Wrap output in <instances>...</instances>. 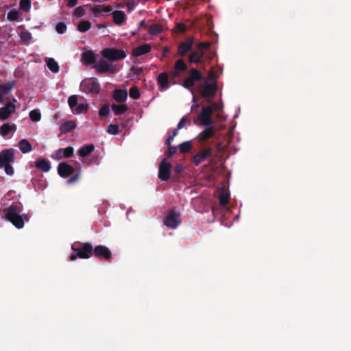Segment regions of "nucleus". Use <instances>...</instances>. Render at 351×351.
Segmentation results:
<instances>
[{
	"mask_svg": "<svg viewBox=\"0 0 351 351\" xmlns=\"http://www.w3.org/2000/svg\"><path fill=\"white\" fill-rule=\"evenodd\" d=\"M23 206L12 204L4 210L5 219L12 223L16 228H23L25 221H27L29 217L27 214H21Z\"/></svg>",
	"mask_w": 351,
	"mask_h": 351,
	"instance_id": "f257e3e1",
	"label": "nucleus"
},
{
	"mask_svg": "<svg viewBox=\"0 0 351 351\" xmlns=\"http://www.w3.org/2000/svg\"><path fill=\"white\" fill-rule=\"evenodd\" d=\"M217 86L216 83H209L207 80L200 83L197 86V91L201 97L205 98L208 102H210L212 99L216 95Z\"/></svg>",
	"mask_w": 351,
	"mask_h": 351,
	"instance_id": "f03ea898",
	"label": "nucleus"
},
{
	"mask_svg": "<svg viewBox=\"0 0 351 351\" xmlns=\"http://www.w3.org/2000/svg\"><path fill=\"white\" fill-rule=\"evenodd\" d=\"M80 88L81 91L87 94L97 95L100 91V84L95 77L83 80Z\"/></svg>",
	"mask_w": 351,
	"mask_h": 351,
	"instance_id": "7ed1b4c3",
	"label": "nucleus"
},
{
	"mask_svg": "<svg viewBox=\"0 0 351 351\" xmlns=\"http://www.w3.org/2000/svg\"><path fill=\"white\" fill-rule=\"evenodd\" d=\"M214 112V109L212 106H204L202 108L201 112L194 119V123L197 124V121H199L204 126H211L213 125L212 120V116Z\"/></svg>",
	"mask_w": 351,
	"mask_h": 351,
	"instance_id": "20e7f679",
	"label": "nucleus"
},
{
	"mask_svg": "<svg viewBox=\"0 0 351 351\" xmlns=\"http://www.w3.org/2000/svg\"><path fill=\"white\" fill-rule=\"evenodd\" d=\"M213 148L211 147H199V150L192 156L191 162L198 166L213 157Z\"/></svg>",
	"mask_w": 351,
	"mask_h": 351,
	"instance_id": "39448f33",
	"label": "nucleus"
},
{
	"mask_svg": "<svg viewBox=\"0 0 351 351\" xmlns=\"http://www.w3.org/2000/svg\"><path fill=\"white\" fill-rule=\"evenodd\" d=\"M204 76L198 70L195 69H191L189 71V76L184 80L182 86L189 90L191 93L193 92V86L196 82H200L203 80Z\"/></svg>",
	"mask_w": 351,
	"mask_h": 351,
	"instance_id": "423d86ee",
	"label": "nucleus"
},
{
	"mask_svg": "<svg viewBox=\"0 0 351 351\" xmlns=\"http://www.w3.org/2000/svg\"><path fill=\"white\" fill-rule=\"evenodd\" d=\"M163 223L169 228H176L181 223L180 213L176 211L175 208L169 210L164 218Z\"/></svg>",
	"mask_w": 351,
	"mask_h": 351,
	"instance_id": "0eeeda50",
	"label": "nucleus"
},
{
	"mask_svg": "<svg viewBox=\"0 0 351 351\" xmlns=\"http://www.w3.org/2000/svg\"><path fill=\"white\" fill-rule=\"evenodd\" d=\"M71 250L77 252L78 258L82 259H88L93 254V247L90 243H84L80 246L72 245Z\"/></svg>",
	"mask_w": 351,
	"mask_h": 351,
	"instance_id": "6e6552de",
	"label": "nucleus"
},
{
	"mask_svg": "<svg viewBox=\"0 0 351 351\" xmlns=\"http://www.w3.org/2000/svg\"><path fill=\"white\" fill-rule=\"evenodd\" d=\"M101 55L110 61H117L126 57V53L123 50L115 48H106L102 50Z\"/></svg>",
	"mask_w": 351,
	"mask_h": 351,
	"instance_id": "1a4fd4ad",
	"label": "nucleus"
},
{
	"mask_svg": "<svg viewBox=\"0 0 351 351\" xmlns=\"http://www.w3.org/2000/svg\"><path fill=\"white\" fill-rule=\"evenodd\" d=\"M205 127L206 128L202 132H201L196 138L199 147H206V141L213 138L215 135V130L213 125Z\"/></svg>",
	"mask_w": 351,
	"mask_h": 351,
	"instance_id": "9d476101",
	"label": "nucleus"
},
{
	"mask_svg": "<svg viewBox=\"0 0 351 351\" xmlns=\"http://www.w3.org/2000/svg\"><path fill=\"white\" fill-rule=\"evenodd\" d=\"M172 166L166 158L162 159L159 165L158 178L162 181H167L169 179Z\"/></svg>",
	"mask_w": 351,
	"mask_h": 351,
	"instance_id": "9b49d317",
	"label": "nucleus"
},
{
	"mask_svg": "<svg viewBox=\"0 0 351 351\" xmlns=\"http://www.w3.org/2000/svg\"><path fill=\"white\" fill-rule=\"evenodd\" d=\"M93 254L99 259L109 261L112 258L110 250L105 245H97L93 248Z\"/></svg>",
	"mask_w": 351,
	"mask_h": 351,
	"instance_id": "f8f14e48",
	"label": "nucleus"
},
{
	"mask_svg": "<svg viewBox=\"0 0 351 351\" xmlns=\"http://www.w3.org/2000/svg\"><path fill=\"white\" fill-rule=\"evenodd\" d=\"M14 154L12 149H4L0 152V167L14 162Z\"/></svg>",
	"mask_w": 351,
	"mask_h": 351,
	"instance_id": "ddd939ff",
	"label": "nucleus"
},
{
	"mask_svg": "<svg viewBox=\"0 0 351 351\" xmlns=\"http://www.w3.org/2000/svg\"><path fill=\"white\" fill-rule=\"evenodd\" d=\"M193 37L189 36L184 41L181 42L178 47V53L184 56L192 49Z\"/></svg>",
	"mask_w": 351,
	"mask_h": 351,
	"instance_id": "4468645a",
	"label": "nucleus"
},
{
	"mask_svg": "<svg viewBox=\"0 0 351 351\" xmlns=\"http://www.w3.org/2000/svg\"><path fill=\"white\" fill-rule=\"evenodd\" d=\"M73 148L70 146L66 148H60L56 151L51 157L56 160H60L64 158H68L71 157L73 155Z\"/></svg>",
	"mask_w": 351,
	"mask_h": 351,
	"instance_id": "2eb2a0df",
	"label": "nucleus"
},
{
	"mask_svg": "<svg viewBox=\"0 0 351 351\" xmlns=\"http://www.w3.org/2000/svg\"><path fill=\"white\" fill-rule=\"evenodd\" d=\"M95 69L99 73H113L115 72V69L112 66V64L103 60L99 61V62L95 66Z\"/></svg>",
	"mask_w": 351,
	"mask_h": 351,
	"instance_id": "dca6fc26",
	"label": "nucleus"
},
{
	"mask_svg": "<svg viewBox=\"0 0 351 351\" xmlns=\"http://www.w3.org/2000/svg\"><path fill=\"white\" fill-rule=\"evenodd\" d=\"M15 110L16 106L13 103L10 101L7 103L5 106L0 108V119L1 120L8 119Z\"/></svg>",
	"mask_w": 351,
	"mask_h": 351,
	"instance_id": "f3484780",
	"label": "nucleus"
},
{
	"mask_svg": "<svg viewBox=\"0 0 351 351\" xmlns=\"http://www.w3.org/2000/svg\"><path fill=\"white\" fill-rule=\"evenodd\" d=\"M74 168L66 162H60L58 167V174L62 178H67L74 172Z\"/></svg>",
	"mask_w": 351,
	"mask_h": 351,
	"instance_id": "a211bd4d",
	"label": "nucleus"
},
{
	"mask_svg": "<svg viewBox=\"0 0 351 351\" xmlns=\"http://www.w3.org/2000/svg\"><path fill=\"white\" fill-rule=\"evenodd\" d=\"M157 84L159 88L166 90L169 87V74L167 72H162L157 77Z\"/></svg>",
	"mask_w": 351,
	"mask_h": 351,
	"instance_id": "6ab92c4d",
	"label": "nucleus"
},
{
	"mask_svg": "<svg viewBox=\"0 0 351 351\" xmlns=\"http://www.w3.org/2000/svg\"><path fill=\"white\" fill-rule=\"evenodd\" d=\"M204 52L202 50L197 49L192 51L189 56V60L190 63H202L204 62Z\"/></svg>",
	"mask_w": 351,
	"mask_h": 351,
	"instance_id": "aec40b11",
	"label": "nucleus"
},
{
	"mask_svg": "<svg viewBox=\"0 0 351 351\" xmlns=\"http://www.w3.org/2000/svg\"><path fill=\"white\" fill-rule=\"evenodd\" d=\"M82 61L86 65H90L96 62L95 53L91 50H87L82 54Z\"/></svg>",
	"mask_w": 351,
	"mask_h": 351,
	"instance_id": "412c9836",
	"label": "nucleus"
},
{
	"mask_svg": "<svg viewBox=\"0 0 351 351\" xmlns=\"http://www.w3.org/2000/svg\"><path fill=\"white\" fill-rule=\"evenodd\" d=\"M14 87V82L0 84V104L4 103V97L7 95Z\"/></svg>",
	"mask_w": 351,
	"mask_h": 351,
	"instance_id": "4be33fe9",
	"label": "nucleus"
},
{
	"mask_svg": "<svg viewBox=\"0 0 351 351\" xmlns=\"http://www.w3.org/2000/svg\"><path fill=\"white\" fill-rule=\"evenodd\" d=\"M151 45L145 43L134 48L132 51V55L135 57H138L149 53L151 51Z\"/></svg>",
	"mask_w": 351,
	"mask_h": 351,
	"instance_id": "5701e85b",
	"label": "nucleus"
},
{
	"mask_svg": "<svg viewBox=\"0 0 351 351\" xmlns=\"http://www.w3.org/2000/svg\"><path fill=\"white\" fill-rule=\"evenodd\" d=\"M112 97L119 103H123L126 101L128 93L126 90L115 89L112 93Z\"/></svg>",
	"mask_w": 351,
	"mask_h": 351,
	"instance_id": "b1692460",
	"label": "nucleus"
},
{
	"mask_svg": "<svg viewBox=\"0 0 351 351\" xmlns=\"http://www.w3.org/2000/svg\"><path fill=\"white\" fill-rule=\"evenodd\" d=\"M113 16V22L117 25H121L125 21V14L123 11L115 10L112 13Z\"/></svg>",
	"mask_w": 351,
	"mask_h": 351,
	"instance_id": "393cba45",
	"label": "nucleus"
},
{
	"mask_svg": "<svg viewBox=\"0 0 351 351\" xmlns=\"http://www.w3.org/2000/svg\"><path fill=\"white\" fill-rule=\"evenodd\" d=\"M35 167L43 172H48L51 169V164L48 160L42 158L35 162Z\"/></svg>",
	"mask_w": 351,
	"mask_h": 351,
	"instance_id": "a878e982",
	"label": "nucleus"
},
{
	"mask_svg": "<svg viewBox=\"0 0 351 351\" xmlns=\"http://www.w3.org/2000/svg\"><path fill=\"white\" fill-rule=\"evenodd\" d=\"M16 126L15 124H10L8 123L3 124L0 127V134L3 137L8 136L11 132L16 131Z\"/></svg>",
	"mask_w": 351,
	"mask_h": 351,
	"instance_id": "bb28decb",
	"label": "nucleus"
},
{
	"mask_svg": "<svg viewBox=\"0 0 351 351\" xmlns=\"http://www.w3.org/2000/svg\"><path fill=\"white\" fill-rule=\"evenodd\" d=\"M75 127V122L74 121L70 120L62 123L60 126V130L62 133H68L73 131Z\"/></svg>",
	"mask_w": 351,
	"mask_h": 351,
	"instance_id": "cd10ccee",
	"label": "nucleus"
},
{
	"mask_svg": "<svg viewBox=\"0 0 351 351\" xmlns=\"http://www.w3.org/2000/svg\"><path fill=\"white\" fill-rule=\"evenodd\" d=\"M95 149L93 144L86 145L81 147L77 153L80 157L84 158L90 154Z\"/></svg>",
	"mask_w": 351,
	"mask_h": 351,
	"instance_id": "c85d7f7f",
	"label": "nucleus"
},
{
	"mask_svg": "<svg viewBox=\"0 0 351 351\" xmlns=\"http://www.w3.org/2000/svg\"><path fill=\"white\" fill-rule=\"evenodd\" d=\"M19 147L23 154L29 153L32 150L31 143L27 139H22L19 143Z\"/></svg>",
	"mask_w": 351,
	"mask_h": 351,
	"instance_id": "c756f323",
	"label": "nucleus"
},
{
	"mask_svg": "<svg viewBox=\"0 0 351 351\" xmlns=\"http://www.w3.org/2000/svg\"><path fill=\"white\" fill-rule=\"evenodd\" d=\"M111 108L113 110V112H114V114L116 116L124 114L128 110V107L125 104L118 105V104H112L111 105Z\"/></svg>",
	"mask_w": 351,
	"mask_h": 351,
	"instance_id": "7c9ffc66",
	"label": "nucleus"
},
{
	"mask_svg": "<svg viewBox=\"0 0 351 351\" xmlns=\"http://www.w3.org/2000/svg\"><path fill=\"white\" fill-rule=\"evenodd\" d=\"M19 36L21 40L25 44H29L32 39V34L25 29L21 30Z\"/></svg>",
	"mask_w": 351,
	"mask_h": 351,
	"instance_id": "2f4dec72",
	"label": "nucleus"
},
{
	"mask_svg": "<svg viewBox=\"0 0 351 351\" xmlns=\"http://www.w3.org/2000/svg\"><path fill=\"white\" fill-rule=\"evenodd\" d=\"M47 65L49 70L53 73H57L59 70V65L53 58H48L47 60Z\"/></svg>",
	"mask_w": 351,
	"mask_h": 351,
	"instance_id": "473e14b6",
	"label": "nucleus"
},
{
	"mask_svg": "<svg viewBox=\"0 0 351 351\" xmlns=\"http://www.w3.org/2000/svg\"><path fill=\"white\" fill-rule=\"evenodd\" d=\"M90 27L91 23L89 21H82L77 25V30L80 32H86Z\"/></svg>",
	"mask_w": 351,
	"mask_h": 351,
	"instance_id": "72a5a7b5",
	"label": "nucleus"
},
{
	"mask_svg": "<svg viewBox=\"0 0 351 351\" xmlns=\"http://www.w3.org/2000/svg\"><path fill=\"white\" fill-rule=\"evenodd\" d=\"M192 148V144L191 141H185L179 145V151L182 154H186L189 152Z\"/></svg>",
	"mask_w": 351,
	"mask_h": 351,
	"instance_id": "f704fd0d",
	"label": "nucleus"
},
{
	"mask_svg": "<svg viewBox=\"0 0 351 351\" xmlns=\"http://www.w3.org/2000/svg\"><path fill=\"white\" fill-rule=\"evenodd\" d=\"M162 31V27L159 24H154L149 27L148 32L152 35H157Z\"/></svg>",
	"mask_w": 351,
	"mask_h": 351,
	"instance_id": "c9c22d12",
	"label": "nucleus"
},
{
	"mask_svg": "<svg viewBox=\"0 0 351 351\" xmlns=\"http://www.w3.org/2000/svg\"><path fill=\"white\" fill-rule=\"evenodd\" d=\"M29 119L34 121L37 122L39 121L41 119V114L38 110H32L29 113Z\"/></svg>",
	"mask_w": 351,
	"mask_h": 351,
	"instance_id": "e433bc0d",
	"label": "nucleus"
},
{
	"mask_svg": "<svg viewBox=\"0 0 351 351\" xmlns=\"http://www.w3.org/2000/svg\"><path fill=\"white\" fill-rule=\"evenodd\" d=\"M19 8L25 12H29L31 8V0H20Z\"/></svg>",
	"mask_w": 351,
	"mask_h": 351,
	"instance_id": "4c0bfd02",
	"label": "nucleus"
},
{
	"mask_svg": "<svg viewBox=\"0 0 351 351\" xmlns=\"http://www.w3.org/2000/svg\"><path fill=\"white\" fill-rule=\"evenodd\" d=\"M20 13L16 9L11 10L7 14V19L10 21H16L19 19Z\"/></svg>",
	"mask_w": 351,
	"mask_h": 351,
	"instance_id": "58836bf2",
	"label": "nucleus"
},
{
	"mask_svg": "<svg viewBox=\"0 0 351 351\" xmlns=\"http://www.w3.org/2000/svg\"><path fill=\"white\" fill-rule=\"evenodd\" d=\"M230 202V195L227 193L221 192L219 195V204L221 206H226Z\"/></svg>",
	"mask_w": 351,
	"mask_h": 351,
	"instance_id": "ea45409f",
	"label": "nucleus"
},
{
	"mask_svg": "<svg viewBox=\"0 0 351 351\" xmlns=\"http://www.w3.org/2000/svg\"><path fill=\"white\" fill-rule=\"evenodd\" d=\"M129 95L130 97L134 99H138L141 97L139 90L136 86H133L130 88Z\"/></svg>",
	"mask_w": 351,
	"mask_h": 351,
	"instance_id": "a19ab883",
	"label": "nucleus"
},
{
	"mask_svg": "<svg viewBox=\"0 0 351 351\" xmlns=\"http://www.w3.org/2000/svg\"><path fill=\"white\" fill-rule=\"evenodd\" d=\"M174 67L178 71H184L186 70L187 65L182 59H179L176 62Z\"/></svg>",
	"mask_w": 351,
	"mask_h": 351,
	"instance_id": "79ce46f5",
	"label": "nucleus"
},
{
	"mask_svg": "<svg viewBox=\"0 0 351 351\" xmlns=\"http://www.w3.org/2000/svg\"><path fill=\"white\" fill-rule=\"evenodd\" d=\"M110 113V108L109 106L107 104L104 105L99 111V115L101 117V119H103L106 117H107Z\"/></svg>",
	"mask_w": 351,
	"mask_h": 351,
	"instance_id": "37998d69",
	"label": "nucleus"
},
{
	"mask_svg": "<svg viewBox=\"0 0 351 351\" xmlns=\"http://www.w3.org/2000/svg\"><path fill=\"white\" fill-rule=\"evenodd\" d=\"M87 110H88V105L87 104H80L79 105H77L76 107H75V109L73 110V111L75 114H82V113L86 112L87 111Z\"/></svg>",
	"mask_w": 351,
	"mask_h": 351,
	"instance_id": "c03bdc74",
	"label": "nucleus"
},
{
	"mask_svg": "<svg viewBox=\"0 0 351 351\" xmlns=\"http://www.w3.org/2000/svg\"><path fill=\"white\" fill-rule=\"evenodd\" d=\"M68 104L69 107L73 110L74 108L77 105V95H71L68 99Z\"/></svg>",
	"mask_w": 351,
	"mask_h": 351,
	"instance_id": "a18cd8bd",
	"label": "nucleus"
},
{
	"mask_svg": "<svg viewBox=\"0 0 351 351\" xmlns=\"http://www.w3.org/2000/svg\"><path fill=\"white\" fill-rule=\"evenodd\" d=\"M107 132L112 135H117L119 133V125L116 124H110L108 126Z\"/></svg>",
	"mask_w": 351,
	"mask_h": 351,
	"instance_id": "49530a36",
	"label": "nucleus"
},
{
	"mask_svg": "<svg viewBox=\"0 0 351 351\" xmlns=\"http://www.w3.org/2000/svg\"><path fill=\"white\" fill-rule=\"evenodd\" d=\"M66 25L63 22H59L56 27V30L58 34H62L66 31Z\"/></svg>",
	"mask_w": 351,
	"mask_h": 351,
	"instance_id": "de8ad7c7",
	"label": "nucleus"
},
{
	"mask_svg": "<svg viewBox=\"0 0 351 351\" xmlns=\"http://www.w3.org/2000/svg\"><path fill=\"white\" fill-rule=\"evenodd\" d=\"M85 9L83 6L77 7L73 12V15L76 17H82L85 14Z\"/></svg>",
	"mask_w": 351,
	"mask_h": 351,
	"instance_id": "09e8293b",
	"label": "nucleus"
},
{
	"mask_svg": "<svg viewBox=\"0 0 351 351\" xmlns=\"http://www.w3.org/2000/svg\"><path fill=\"white\" fill-rule=\"evenodd\" d=\"M210 45V42H202L197 45V48L199 50L204 51V49H208Z\"/></svg>",
	"mask_w": 351,
	"mask_h": 351,
	"instance_id": "8fccbe9b",
	"label": "nucleus"
},
{
	"mask_svg": "<svg viewBox=\"0 0 351 351\" xmlns=\"http://www.w3.org/2000/svg\"><path fill=\"white\" fill-rule=\"evenodd\" d=\"M177 147L172 145H169V149L166 152V154L168 158L171 157L176 153Z\"/></svg>",
	"mask_w": 351,
	"mask_h": 351,
	"instance_id": "3c124183",
	"label": "nucleus"
},
{
	"mask_svg": "<svg viewBox=\"0 0 351 351\" xmlns=\"http://www.w3.org/2000/svg\"><path fill=\"white\" fill-rule=\"evenodd\" d=\"M131 71L133 74L136 75H141L143 74V69L142 67L132 66L131 68Z\"/></svg>",
	"mask_w": 351,
	"mask_h": 351,
	"instance_id": "603ef678",
	"label": "nucleus"
},
{
	"mask_svg": "<svg viewBox=\"0 0 351 351\" xmlns=\"http://www.w3.org/2000/svg\"><path fill=\"white\" fill-rule=\"evenodd\" d=\"M3 167H4L5 171L8 175L12 176L14 174V168L10 165V163L3 166Z\"/></svg>",
	"mask_w": 351,
	"mask_h": 351,
	"instance_id": "864d4df0",
	"label": "nucleus"
},
{
	"mask_svg": "<svg viewBox=\"0 0 351 351\" xmlns=\"http://www.w3.org/2000/svg\"><path fill=\"white\" fill-rule=\"evenodd\" d=\"M187 121L190 122V120H188L186 117H182L178 124L177 130H180L183 128L184 127L185 123Z\"/></svg>",
	"mask_w": 351,
	"mask_h": 351,
	"instance_id": "5fc2aeb1",
	"label": "nucleus"
},
{
	"mask_svg": "<svg viewBox=\"0 0 351 351\" xmlns=\"http://www.w3.org/2000/svg\"><path fill=\"white\" fill-rule=\"evenodd\" d=\"M176 28L178 32L183 33L186 31V27L184 23H179L176 25Z\"/></svg>",
	"mask_w": 351,
	"mask_h": 351,
	"instance_id": "6e6d98bb",
	"label": "nucleus"
},
{
	"mask_svg": "<svg viewBox=\"0 0 351 351\" xmlns=\"http://www.w3.org/2000/svg\"><path fill=\"white\" fill-rule=\"evenodd\" d=\"M80 172H77V173L73 175L71 178H70L67 180L68 184H73V183L75 182L76 181H77L80 178Z\"/></svg>",
	"mask_w": 351,
	"mask_h": 351,
	"instance_id": "4d7b16f0",
	"label": "nucleus"
},
{
	"mask_svg": "<svg viewBox=\"0 0 351 351\" xmlns=\"http://www.w3.org/2000/svg\"><path fill=\"white\" fill-rule=\"evenodd\" d=\"M91 11L95 16H97L101 13L100 5H95L93 7Z\"/></svg>",
	"mask_w": 351,
	"mask_h": 351,
	"instance_id": "13d9d810",
	"label": "nucleus"
},
{
	"mask_svg": "<svg viewBox=\"0 0 351 351\" xmlns=\"http://www.w3.org/2000/svg\"><path fill=\"white\" fill-rule=\"evenodd\" d=\"M77 3V0H69L67 2V6L69 8L75 7Z\"/></svg>",
	"mask_w": 351,
	"mask_h": 351,
	"instance_id": "bf43d9fd",
	"label": "nucleus"
},
{
	"mask_svg": "<svg viewBox=\"0 0 351 351\" xmlns=\"http://www.w3.org/2000/svg\"><path fill=\"white\" fill-rule=\"evenodd\" d=\"M170 75H171L172 77H179V76H180V71H178V70L173 71H172V72L170 73Z\"/></svg>",
	"mask_w": 351,
	"mask_h": 351,
	"instance_id": "052dcab7",
	"label": "nucleus"
},
{
	"mask_svg": "<svg viewBox=\"0 0 351 351\" xmlns=\"http://www.w3.org/2000/svg\"><path fill=\"white\" fill-rule=\"evenodd\" d=\"M112 10V8L111 5L104 6L103 8V11L104 12H110Z\"/></svg>",
	"mask_w": 351,
	"mask_h": 351,
	"instance_id": "680f3d73",
	"label": "nucleus"
},
{
	"mask_svg": "<svg viewBox=\"0 0 351 351\" xmlns=\"http://www.w3.org/2000/svg\"><path fill=\"white\" fill-rule=\"evenodd\" d=\"M78 258L77 253L75 252V254H71L69 256V259L71 261H74Z\"/></svg>",
	"mask_w": 351,
	"mask_h": 351,
	"instance_id": "e2e57ef3",
	"label": "nucleus"
},
{
	"mask_svg": "<svg viewBox=\"0 0 351 351\" xmlns=\"http://www.w3.org/2000/svg\"><path fill=\"white\" fill-rule=\"evenodd\" d=\"M173 138L174 137H173L172 136H171L169 134V137L167 138V139L166 140V143L168 145H171V143L173 141Z\"/></svg>",
	"mask_w": 351,
	"mask_h": 351,
	"instance_id": "0e129e2a",
	"label": "nucleus"
},
{
	"mask_svg": "<svg viewBox=\"0 0 351 351\" xmlns=\"http://www.w3.org/2000/svg\"><path fill=\"white\" fill-rule=\"evenodd\" d=\"M182 171V167L181 165H178L176 167H175V171L178 173H181Z\"/></svg>",
	"mask_w": 351,
	"mask_h": 351,
	"instance_id": "69168bd1",
	"label": "nucleus"
},
{
	"mask_svg": "<svg viewBox=\"0 0 351 351\" xmlns=\"http://www.w3.org/2000/svg\"><path fill=\"white\" fill-rule=\"evenodd\" d=\"M178 130L177 129H175L172 132L171 134H170L171 136H172L173 137H175L177 134H178Z\"/></svg>",
	"mask_w": 351,
	"mask_h": 351,
	"instance_id": "338daca9",
	"label": "nucleus"
},
{
	"mask_svg": "<svg viewBox=\"0 0 351 351\" xmlns=\"http://www.w3.org/2000/svg\"><path fill=\"white\" fill-rule=\"evenodd\" d=\"M214 110H216L218 108V104L216 102H213L211 106Z\"/></svg>",
	"mask_w": 351,
	"mask_h": 351,
	"instance_id": "774afa93",
	"label": "nucleus"
}]
</instances>
